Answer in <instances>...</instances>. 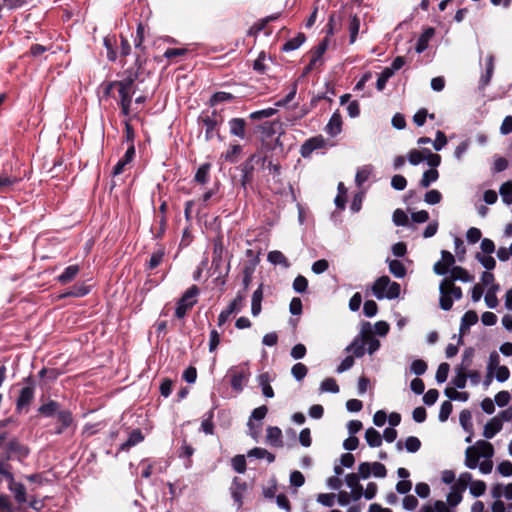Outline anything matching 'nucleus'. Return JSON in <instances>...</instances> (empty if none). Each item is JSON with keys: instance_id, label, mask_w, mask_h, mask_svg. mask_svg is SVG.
Segmentation results:
<instances>
[{"instance_id": "nucleus-2", "label": "nucleus", "mask_w": 512, "mask_h": 512, "mask_svg": "<svg viewBox=\"0 0 512 512\" xmlns=\"http://www.w3.org/2000/svg\"><path fill=\"white\" fill-rule=\"evenodd\" d=\"M400 292V284L392 282L388 276L379 277L372 285V293L379 300L384 298L396 299L400 296Z\"/></svg>"}, {"instance_id": "nucleus-43", "label": "nucleus", "mask_w": 512, "mask_h": 512, "mask_svg": "<svg viewBox=\"0 0 512 512\" xmlns=\"http://www.w3.org/2000/svg\"><path fill=\"white\" fill-rule=\"evenodd\" d=\"M438 178H439V173L436 169L426 170L423 173L422 178L420 180V186L422 188H428L432 183L437 181Z\"/></svg>"}, {"instance_id": "nucleus-36", "label": "nucleus", "mask_w": 512, "mask_h": 512, "mask_svg": "<svg viewBox=\"0 0 512 512\" xmlns=\"http://www.w3.org/2000/svg\"><path fill=\"white\" fill-rule=\"evenodd\" d=\"M365 440L370 447H379L382 444L381 434L372 427L366 430Z\"/></svg>"}, {"instance_id": "nucleus-33", "label": "nucleus", "mask_w": 512, "mask_h": 512, "mask_svg": "<svg viewBox=\"0 0 512 512\" xmlns=\"http://www.w3.org/2000/svg\"><path fill=\"white\" fill-rule=\"evenodd\" d=\"M306 40V37L303 33H298L294 38L286 41L282 46V51L290 52L298 49Z\"/></svg>"}, {"instance_id": "nucleus-55", "label": "nucleus", "mask_w": 512, "mask_h": 512, "mask_svg": "<svg viewBox=\"0 0 512 512\" xmlns=\"http://www.w3.org/2000/svg\"><path fill=\"white\" fill-rule=\"evenodd\" d=\"M320 390L322 392H331V393H338L339 392V386L336 383V380L333 378H326L322 381L320 385Z\"/></svg>"}, {"instance_id": "nucleus-1", "label": "nucleus", "mask_w": 512, "mask_h": 512, "mask_svg": "<svg viewBox=\"0 0 512 512\" xmlns=\"http://www.w3.org/2000/svg\"><path fill=\"white\" fill-rule=\"evenodd\" d=\"M135 64L138 66L137 69L141 67V60L139 57H137ZM125 74L126 77L118 82V104L121 108L122 115L128 117L131 114L132 96L135 92L133 86L134 82L139 77V72L138 70L134 71L133 69H127Z\"/></svg>"}, {"instance_id": "nucleus-23", "label": "nucleus", "mask_w": 512, "mask_h": 512, "mask_svg": "<svg viewBox=\"0 0 512 512\" xmlns=\"http://www.w3.org/2000/svg\"><path fill=\"white\" fill-rule=\"evenodd\" d=\"M346 352H352L357 358H361L365 354V341L361 334L346 347Z\"/></svg>"}, {"instance_id": "nucleus-29", "label": "nucleus", "mask_w": 512, "mask_h": 512, "mask_svg": "<svg viewBox=\"0 0 512 512\" xmlns=\"http://www.w3.org/2000/svg\"><path fill=\"white\" fill-rule=\"evenodd\" d=\"M144 439V436L140 429L133 430L130 434L128 439L121 444L120 450H128L129 448L139 444Z\"/></svg>"}, {"instance_id": "nucleus-62", "label": "nucleus", "mask_w": 512, "mask_h": 512, "mask_svg": "<svg viewBox=\"0 0 512 512\" xmlns=\"http://www.w3.org/2000/svg\"><path fill=\"white\" fill-rule=\"evenodd\" d=\"M441 200L442 194L436 189L429 190L424 196V201L429 205L438 204Z\"/></svg>"}, {"instance_id": "nucleus-27", "label": "nucleus", "mask_w": 512, "mask_h": 512, "mask_svg": "<svg viewBox=\"0 0 512 512\" xmlns=\"http://www.w3.org/2000/svg\"><path fill=\"white\" fill-rule=\"evenodd\" d=\"M247 457H253L256 459H266L268 463H272L275 461V455L261 447H255L249 450L247 452Z\"/></svg>"}, {"instance_id": "nucleus-57", "label": "nucleus", "mask_w": 512, "mask_h": 512, "mask_svg": "<svg viewBox=\"0 0 512 512\" xmlns=\"http://www.w3.org/2000/svg\"><path fill=\"white\" fill-rule=\"evenodd\" d=\"M307 372L308 369L303 363H296L291 369V373L297 381L303 380L307 375Z\"/></svg>"}, {"instance_id": "nucleus-24", "label": "nucleus", "mask_w": 512, "mask_h": 512, "mask_svg": "<svg viewBox=\"0 0 512 512\" xmlns=\"http://www.w3.org/2000/svg\"><path fill=\"white\" fill-rule=\"evenodd\" d=\"M478 322V315L475 311L469 310L464 313L461 318L460 333L464 334L469 331L470 327Z\"/></svg>"}, {"instance_id": "nucleus-44", "label": "nucleus", "mask_w": 512, "mask_h": 512, "mask_svg": "<svg viewBox=\"0 0 512 512\" xmlns=\"http://www.w3.org/2000/svg\"><path fill=\"white\" fill-rule=\"evenodd\" d=\"M211 165L209 163L202 164L196 171L194 180L199 184H206L209 180V171Z\"/></svg>"}, {"instance_id": "nucleus-61", "label": "nucleus", "mask_w": 512, "mask_h": 512, "mask_svg": "<svg viewBox=\"0 0 512 512\" xmlns=\"http://www.w3.org/2000/svg\"><path fill=\"white\" fill-rule=\"evenodd\" d=\"M328 48V39L322 40L313 50L311 59L319 62Z\"/></svg>"}, {"instance_id": "nucleus-38", "label": "nucleus", "mask_w": 512, "mask_h": 512, "mask_svg": "<svg viewBox=\"0 0 512 512\" xmlns=\"http://www.w3.org/2000/svg\"><path fill=\"white\" fill-rule=\"evenodd\" d=\"M18 183L17 177L0 175V196L12 191L13 186Z\"/></svg>"}, {"instance_id": "nucleus-45", "label": "nucleus", "mask_w": 512, "mask_h": 512, "mask_svg": "<svg viewBox=\"0 0 512 512\" xmlns=\"http://www.w3.org/2000/svg\"><path fill=\"white\" fill-rule=\"evenodd\" d=\"M428 369L427 363L422 359L413 360L409 366V371L411 374L416 376H421L426 373Z\"/></svg>"}, {"instance_id": "nucleus-3", "label": "nucleus", "mask_w": 512, "mask_h": 512, "mask_svg": "<svg viewBox=\"0 0 512 512\" xmlns=\"http://www.w3.org/2000/svg\"><path fill=\"white\" fill-rule=\"evenodd\" d=\"M439 293L440 308L444 311H449L453 306L454 300H460L463 295L462 289L459 286L448 284L443 280L439 285Z\"/></svg>"}, {"instance_id": "nucleus-19", "label": "nucleus", "mask_w": 512, "mask_h": 512, "mask_svg": "<svg viewBox=\"0 0 512 512\" xmlns=\"http://www.w3.org/2000/svg\"><path fill=\"white\" fill-rule=\"evenodd\" d=\"M502 421L501 417L491 418L484 426L483 436L486 439L493 438L499 431H501L503 426Z\"/></svg>"}, {"instance_id": "nucleus-39", "label": "nucleus", "mask_w": 512, "mask_h": 512, "mask_svg": "<svg viewBox=\"0 0 512 512\" xmlns=\"http://www.w3.org/2000/svg\"><path fill=\"white\" fill-rule=\"evenodd\" d=\"M464 490H460L459 487L452 485L450 492L447 495V504L451 507H456L463 498Z\"/></svg>"}, {"instance_id": "nucleus-47", "label": "nucleus", "mask_w": 512, "mask_h": 512, "mask_svg": "<svg viewBox=\"0 0 512 512\" xmlns=\"http://www.w3.org/2000/svg\"><path fill=\"white\" fill-rule=\"evenodd\" d=\"M233 470L239 474L245 473L247 469L246 459L244 455H236L231 459Z\"/></svg>"}, {"instance_id": "nucleus-48", "label": "nucleus", "mask_w": 512, "mask_h": 512, "mask_svg": "<svg viewBox=\"0 0 512 512\" xmlns=\"http://www.w3.org/2000/svg\"><path fill=\"white\" fill-rule=\"evenodd\" d=\"M234 99V96L231 93L219 91L214 93L210 98V105L215 106L222 102H228Z\"/></svg>"}, {"instance_id": "nucleus-40", "label": "nucleus", "mask_w": 512, "mask_h": 512, "mask_svg": "<svg viewBox=\"0 0 512 512\" xmlns=\"http://www.w3.org/2000/svg\"><path fill=\"white\" fill-rule=\"evenodd\" d=\"M59 403L54 400H49L47 403L41 405L38 409V412L45 416V417H51L54 414H58L59 410Z\"/></svg>"}, {"instance_id": "nucleus-15", "label": "nucleus", "mask_w": 512, "mask_h": 512, "mask_svg": "<svg viewBox=\"0 0 512 512\" xmlns=\"http://www.w3.org/2000/svg\"><path fill=\"white\" fill-rule=\"evenodd\" d=\"M257 158V155H252L247 161H245L243 164H242V167H241V186L246 189L247 185L251 183L252 181V178H253V170H254V166H253V161H255Z\"/></svg>"}, {"instance_id": "nucleus-59", "label": "nucleus", "mask_w": 512, "mask_h": 512, "mask_svg": "<svg viewBox=\"0 0 512 512\" xmlns=\"http://www.w3.org/2000/svg\"><path fill=\"white\" fill-rule=\"evenodd\" d=\"M450 366L448 363H441L436 371L435 379L438 383H444L447 380Z\"/></svg>"}, {"instance_id": "nucleus-14", "label": "nucleus", "mask_w": 512, "mask_h": 512, "mask_svg": "<svg viewBox=\"0 0 512 512\" xmlns=\"http://www.w3.org/2000/svg\"><path fill=\"white\" fill-rule=\"evenodd\" d=\"M135 156V146L130 144L124 154V156L116 163L113 168V176H117L123 173L125 166L130 164Z\"/></svg>"}, {"instance_id": "nucleus-53", "label": "nucleus", "mask_w": 512, "mask_h": 512, "mask_svg": "<svg viewBox=\"0 0 512 512\" xmlns=\"http://www.w3.org/2000/svg\"><path fill=\"white\" fill-rule=\"evenodd\" d=\"M242 152V147L239 144L231 145L230 148L224 154V158L226 161L230 163H235L237 161L238 155Z\"/></svg>"}, {"instance_id": "nucleus-4", "label": "nucleus", "mask_w": 512, "mask_h": 512, "mask_svg": "<svg viewBox=\"0 0 512 512\" xmlns=\"http://www.w3.org/2000/svg\"><path fill=\"white\" fill-rule=\"evenodd\" d=\"M199 292V288L196 285H192L184 292L176 305L175 316L177 318H184L186 313L193 308L197 302Z\"/></svg>"}, {"instance_id": "nucleus-37", "label": "nucleus", "mask_w": 512, "mask_h": 512, "mask_svg": "<svg viewBox=\"0 0 512 512\" xmlns=\"http://www.w3.org/2000/svg\"><path fill=\"white\" fill-rule=\"evenodd\" d=\"M7 458L9 459L13 454H18L19 456H27L28 455V449L24 446H22L19 442L16 440H12L8 443L7 448Z\"/></svg>"}, {"instance_id": "nucleus-25", "label": "nucleus", "mask_w": 512, "mask_h": 512, "mask_svg": "<svg viewBox=\"0 0 512 512\" xmlns=\"http://www.w3.org/2000/svg\"><path fill=\"white\" fill-rule=\"evenodd\" d=\"M434 33V28L429 27L419 36L415 47L417 53L420 54L428 48L429 41L433 37Z\"/></svg>"}, {"instance_id": "nucleus-16", "label": "nucleus", "mask_w": 512, "mask_h": 512, "mask_svg": "<svg viewBox=\"0 0 512 512\" xmlns=\"http://www.w3.org/2000/svg\"><path fill=\"white\" fill-rule=\"evenodd\" d=\"M266 442L276 448L283 447L282 431L277 426H269L266 430Z\"/></svg>"}, {"instance_id": "nucleus-26", "label": "nucleus", "mask_w": 512, "mask_h": 512, "mask_svg": "<svg viewBox=\"0 0 512 512\" xmlns=\"http://www.w3.org/2000/svg\"><path fill=\"white\" fill-rule=\"evenodd\" d=\"M10 481V490L14 494L16 501L20 504L26 502V488L23 484L17 483L14 481V477L12 476V480Z\"/></svg>"}, {"instance_id": "nucleus-52", "label": "nucleus", "mask_w": 512, "mask_h": 512, "mask_svg": "<svg viewBox=\"0 0 512 512\" xmlns=\"http://www.w3.org/2000/svg\"><path fill=\"white\" fill-rule=\"evenodd\" d=\"M469 491L472 496L474 497H480L482 496L486 491V484L482 480H474L471 485L469 486Z\"/></svg>"}, {"instance_id": "nucleus-7", "label": "nucleus", "mask_w": 512, "mask_h": 512, "mask_svg": "<svg viewBox=\"0 0 512 512\" xmlns=\"http://www.w3.org/2000/svg\"><path fill=\"white\" fill-rule=\"evenodd\" d=\"M327 145L322 135L314 136L307 139L300 148V154L303 158H309L316 150L323 149Z\"/></svg>"}, {"instance_id": "nucleus-22", "label": "nucleus", "mask_w": 512, "mask_h": 512, "mask_svg": "<svg viewBox=\"0 0 512 512\" xmlns=\"http://www.w3.org/2000/svg\"><path fill=\"white\" fill-rule=\"evenodd\" d=\"M60 425L56 428V434H62L73 423L72 413L69 410H61L57 414Z\"/></svg>"}, {"instance_id": "nucleus-5", "label": "nucleus", "mask_w": 512, "mask_h": 512, "mask_svg": "<svg viewBox=\"0 0 512 512\" xmlns=\"http://www.w3.org/2000/svg\"><path fill=\"white\" fill-rule=\"evenodd\" d=\"M228 374L231 377L230 383L233 390L241 392L244 385L248 382L250 376L249 368L246 365L232 367Z\"/></svg>"}, {"instance_id": "nucleus-64", "label": "nucleus", "mask_w": 512, "mask_h": 512, "mask_svg": "<svg viewBox=\"0 0 512 512\" xmlns=\"http://www.w3.org/2000/svg\"><path fill=\"white\" fill-rule=\"evenodd\" d=\"M308 288V281L307 279L302 276L298 275L294 281H293V289L297 293H304Z\"/></svg>"}, {"instance_id": "nucleus-63", "label": "nucleus", "mask_w": 512, "mask_h": 512, "mask_svg": "<svg viewBox=\"0 0 512 512\" xmlns=\"http://www.w3.org/2000/svg\"><path fill=\"white\" fill-rule=\"evenodd\" d=\"M421 447L420 440L415 436H409L405 440V449L410 453L417 452Z\"/></svg>"}, {"instance_id": "nucleus-30", "label": "nucleus", "mask_w": 512, "mask_h": 512, "mask_svg": "<svg viewBox=\"0 0 512 512\" xmlns=\"http://www.w3.org/2000/svg\"><path fill=\"white\" fill-rule=\"evenodd\" d=\"M373 172L372 165H364L358 168L355 175V183L358 187H361L371 176Z\"/></svg>"}, {"instance_id": "nucleus-31", "label": "nucleus", "mask_w": 512, "mask_h": 512, "mask_svg": "<svg viewBox=\"0 0 512 512\" xmlns=\"http://www.w3.org/2000/svg\"><path fill=\"white\" fill-rule=\"evenodd\" d=\"M267 259L273 265H281L284 268H288L290 266V263L285 255L278 250L270 251L267 255Z\"/></svg>"}, {"instance_id": "nucleus-46", "label": "nucleus", "mask_w": 512, "mask_h": 512, "mask_svg": "<svg viewBox=\"0 0 512 512\" xmlns=\"http://www.w3.org/2000/svg\"><path fill=\"white\" fill-rule=\"evenodd\" d=\"M473 356H474L473 349H471V348L466 349L462 355V360H461L460 365L457 367V370L467 373L470 366L472 365Z\"/></svg>"}, {"instance_id": "nucleus-41", "label": "nucleus", "mask_w": 512, "mask_h": 512, "mask_svg": "<svg viewBox=\"0 0 512 512\" xmlns=\"http://www.w3.org/2000/svg\"><path fill=\"white\" fill-rule=\"evenodd\" d=\"M473 447L476 448V451H477V453L480 454V456H483L486 458H491L493 456V453H494L493 446L491 443H489L487 441L479 440L476 442V444Z\"/></svg>"}, {"instance_id": "nucleus-21", "label": "nucleus", "mask_w": 512, "mask_h": 512, "mask_svg": "<svg viewBox=\"0 0 512 512\" xmlns=\"http://www.w3.org/2000/svg\"><path fill=\"white\" fill-rule=\"evenodd\" d=\"M491 495L495 499H500L501 497L506 498L507 500H512V483L507 485L503 484H495L491 489Z\"/></svg>"}, {"instance_id": "nucleus-34", "label": "nucleus", "mask_w": 512, "mask_h": 512, "mask_svg": "<svg viewBox=\"0 0 512 512\" xmlns=\"http://www.w3.org/2000/svg\"><path fill=\"white\" fill-rule=\"evenodd\" d=\"M389 271L392 275H394L396 278H403L406 275V268L404 264L397 259H387Z\"/></svg>"}, {"instance_id": "nucleus-20", "label": "nucleus", "mask_w": 512, "mask_h": 512, "mask_svg": "<svg viewBox=\"0 0 512 512\" xmlns=\"http://www.w3.org/2000/svg\"><path fill=\"white\" fill-rule=\"evenodd\" d=\"M230 134L240 139L246 137V121L243 118H232L228 122Z\"/></svg>"}, {"instance_id": "nucleus-54", "label": "nucleus", "mask_w": 512, "mask_h": 512, "mask_svg": "<svg viewBox=\"0 0 512 512\" xmlns=\"http://www.w3.org/2000/svg\"><path fill=\"white\" fill-rule=\"evenodd\" d=\"M476 259L482 264V266L487 270H493L496 266L495 259L490 255H483L481 253L476 254Z\"/></svg>"}, {"instance_id": "nucleus-18", "label": "nucleus", "mask_w": 512, "mask_h": 512, "mask_svg": "<svg viewBox=\"0 0 512 512\" xmlns=\"http://www.w3.org/2000/svg\"><path fill=\"white\" fill-rule=\"evenodd\" d=\"M166 254L165 247L163 245H159L151 254L150 259L145 264L146 270H154L157 268L164 260Z\"/></svg>"}, {"instance_id": "nucleus-58", "label": "nucleus", "mask_w": 512, "mask_h": 512, "mask_svg": "<svg viewBox=\"0 0 512 512\" xmlns=\"http://www.w3.org/2000/svg\"><path fill=\"white\" fill-rule=\"evenodd\" d=\"M392 219L396 226H407L409 223L408 216L402 209H396Z\"/></svg>"}, {"instance_id": "nucleus-49", "label": "nucleus", "mask_w": 512, "mask_h": 512, "mask_svg": "<svg viewBox=\"0 0 512 512\" xmlns=\"http://www.w3.org/2000/svg\"><path fill=\"white\" fill-rule=\"evenodd\" d=\"M499 193L505 204H512V182L508 181L503 183L500 187Z\"/></svg>"}, {"instance_id": "nucleus-56", "label": "nucleus", "mask_w": 512, "mask_h": 512, "mask_svg": "<svg viewBox=\"0 0 512 512\" xmlns=\"http://www.w3.org/2000/svg\"><path fill=\"white\" fill-rule=\"evenodd\" d=\"M393 76L391 71H389L386 67L383 69V71L379 74L377 82H376V88L378 91H383L388 80Z\"/></svg>"}, {"instance_id": "nucleus-9", "label": "nucleus", "mask_w": 512, "mask_h": 512, "mask_svg": "<svg viewBox=\"0 0 512 512\" xmlns=\"http://www.w3.org/2000/svg\"><path fill=\"white\" fill-rule=\"evenodd\" d=\"M248 489V485L239 477H234L230 487L231 497L237 505V510H240L243 506L244 494Z\"/></svg>"}, {"instance_id": "nucleus-51", "label": "nucleus", "mask_w": 512, "mask_h": 512, "mask_svg": "<svg viewBox=\"0 0 512 512\" xmlns=\"http://www.w3.org/2000/svg\"><path fill=\"white\" fill-rule=\"evenodd\" d=\"M473 481L474 480L472 478L471 473L463 472L459 475L458 479L456 480V482L453 485L459 487L460 490L466 491L467 486L468 485L470 486Z\"/></svg>"}, {"instance_id": "nucleus-10", "label": "nucleus", "mask_w": 512, "mask_h": 512, "mask_svg": "<svg viewBox=\"0 0 512 512\" xmlns=\"http://www.w3.org/2000/svg\"><path fill=\"white\" fill-rule=\"evenodd\" d=\"M455 258L451 252L443 250L441 252V260L436 262L433 266V271L437 275L445 276L450 269L454 266Z\"/></svg>"}, {"instance_id": "nucleus-6", "label": "nucleus", "mask_w": 512, "mask_h": 512, "mask_svg": "<svg viewBox=\"0 0 512 512\" xmlns=\"http://www.w3.org/2000/svg\"><path fill=\"white\" fill-rule=\"evenodd\" d=\"M24 382L27 383V386L20 390L19 396L16 400V411L18 413H22L24 410L27 411L28 406L34 399L35 387L31 377L25 378Z\"/></svg>"}, {"instance_id": "nucleus-50", "label": "nucleus", "mask_w": 512, "mask_h": 512, "mask_svg": "<svg viewBox=\"0 0 512 512\" xmlns=\"http://www.w3.org/2000/svg\"><path fill=\"white\" fill-rule=\"evenodd\" d=\"M201 430L208 435L214 433L213 412L209 411L201 422Z\"/></svg>"}, {"instance_id": "nucleus-17", "label": "nucleus", "mask_w": 512, "mask_h": 512, "mask_svg": "<svg viewBox=\"0 0 512 512\" xmlns=\"http://www.w3.org/2000/svg\"><path fill=\"white\" fill-rule=\"evenodd\" d=\"M342 131V117L338 111L334 112L325 127V132L334 137Z\"/></svg>"}, {"instance_id": "nucleus-12", "label": "nucleus", "mask_w": 512, "mask_h": 512, "mask_svg": "<svg viewBox=\"0 0 512 512\" xmlns=\"http://www.w3.org/2000/svg\"><path fill=\"white\" fill-rule=\"evenodd\" d=\"M361 336L365 341V346L367 345V351L371 355L375 353L380 347V341L372 336V327L369 322H364L361 328Z\"/></svg>"}, {"instance_id": "nucleus-11", "label": "nucleus", "mask_w": 512, "mask_h": 512, "mask_svg": "<svg viewBox=\"0 0 512 512\" xmlns=\"http://www.w3.org/2000/svg\"><path fill=\"white\" fill-rule=\"evenodd\" d=\"M474 277L468 273L466 269L461 266H453L448 275L443 279L446 283L455 285V281H461L464 283L472 282Z\"/></svg>"}, {"instance_id": "nucleus-60", "label": "nucleus", "mask_w": 512, "mask_h": 512, "mask_svg": "<svg viewBox=\"0 0 512 512\" xmlns=\"http://www.w3.org/2000/svg\"><path fill=\"white\" fill-rule=\"evenodd\" d=\"M244 295L238 293L237 296L231 301V303L227 306V309L233 314L241 311L244 306Z\"/></svg>"}, {"instance_id": "nucleus-28", "label": "nucleus", "mask_w": 512, "mask_h": 512, "mask_svg": "<svg viewBox=\"0 0 512 512\" xmlns=\"http://www.w3.org/2000/svg\"><path fill=\"white\" fill-rule=\"evenodd\" d=\"M480 454L477 453L476 448L468 447L465 452V466L469 469H475L479 465Z\"/></svg>"}, {"instance_id": "nucleus-42", "label": "nucleus", "mask_w": 512, "mask_h": 512, "mask_svg": "<svg viewBox=\"0 0 512 512\" xmlns=\"http://www.w3.org/2000/svg\"><path fill=\"white\" fill-rule=\"evenodd\" d=\"M349 42L350 44H353L358 36L359 30H360V19L353 15L350 17L349 21Z\"/></svg>"}, {"instance_id": "nucleus-35", "label": "nucleus", "mask_w": 512, "mask_h": 512, "mask_svg": "<svg viewBox=\"0 0 512 512\" xmlns=\"http://www.w3.org/2000/svg\"><path fill=\"white\" fill-rule=\"evenodd\" d=\"M263 299V292L262 288H257L252 295V301H251V313L254 317L258 316L261 312V302Z\"/></svg>"}, {"instance_id": "nucleus-32", "label": "nucleus", "mask_w": 512, "mask_h": 512, "mask_svg": "<svg viewBox=\"0 0 512 512\" xmlns=\"http://www.w3.org/2000/svg\"><path fill=\"white\" fill-rule=\"evenodd\" d=\"M79 273L78 265H70L64 269V271L58 276V281L61 284H67L71 282Z\"/></svg>"}, {"instance_id": "nucleus-8", "label": "nucleus", "mask_w": 512, "mask_h": 512, "mask_svg": "<svg viewBox=\"0 0 512 512\" xmlns=\"http://www.w3.org/2000/svg\"><path fill=\"white\" fill-rule=\"evenodd\" d=\"M198 121L205 127L206 141H210L216 135H218L217 127L219 123L216 117V111H213L212 115L201 114L198 118Z\"/></svg>"}, {"instance_id": "nucleus-13", "label": "nucleus", "mask_w": 512, "mask_h": 512, "mask_svg": "<svg viewBox=\"0 0 512 512\" xmlns=\"http://www.w3.org/2000/svg\"><path fill=\"white\" fill-rule=\"evenodd\" d=\"M359 480V476L356 473L347 474L345 477V482L351 489V498L354 501L359 500L363 496V486Z\"/></svg>"}]
</instances>
